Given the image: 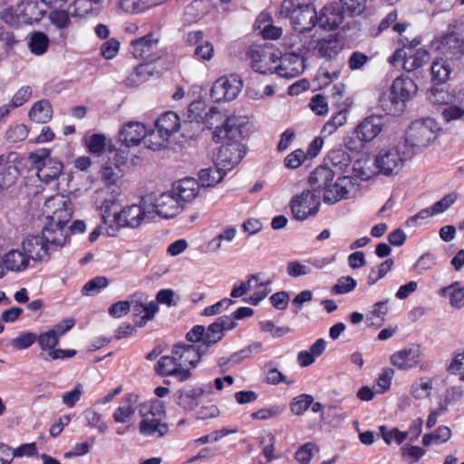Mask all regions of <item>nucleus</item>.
Returning <instances> with one entry per match:
<instances>
[{
    "label": "nucleus",
    "mask_w": 464,
    "mask_h": 464,
    "mask_svg": "<svg viewBox=\"0 0 464 464\" xmlns=\"http://www.w3.org/2000/svg\"><path fill=\"white\" fill-rule=\"evenodd\" d=\"M68 223L48 220L42 230V236L50 249L61 247L66 244L68 237Z\"/></svg>",
    "instance_id": "obj_21"
},
{
    "label": "nucleus",
    "mask_w": 464,
    "mask_h": 464,
    "mask_svg": "<svg viewBox=\"0 0 464 464\" xmlns=\"http://www.w3.org/2000/svg\"><path fill=\"white\" fill-rule=\"evenodd\" d=\"M42 211L47 220L68 223L72 217V208L66 196L55 194L44 201Z\"/></svg>",
    "instance_id": "obj_14"
},
{
    "label": "nucleus",
    "mask_w": 464,
    "mask_h": 464,
    "mask_svg": "<svg viewBox=\"0 0 464 464\" xmlns=\"http://www.w3.org/2000/svg\"><path fill=\"white\" fill-rule=\"evenodd\" d=\"M242 90V82L237 75L231 74L218 79L211 89L215 102H228L237 97Z\"/></svg>",
    "instance_id": "obj_15"
},
{
    "label": "nucleus",
    "mask_w": 464,
    "mask_h": 464,
    "mask_svg": "<svg viewBox=\"0 0 464 464\" xmlns=\"http://www.w3.org/2000/svg\"><path fill=\"white\" fill-rule=\"evenodd\" d=\"M450 71L446 61L442 59L434 61L430 68L433 82L439 84L445 82L450 77Z\"/></svg>",
    "instance_id": "obj_48"
},
{
    "label": "nucleus",
    "mask_w": 464,
    "mask_h": 464,
    "mask_svg": "<svg viewBox=\"0 0 464 464\" xmlns=\"http://www.w3.org/2000/svg\"><path fill=\"white\" fill-rule=\"evenodd\" d=\"M334 179V172L328 167H317L309 177V184L319 193L324 190V201L333 205L347 198L355 192L356 187L353 178L340 176Z\"/></svg>",
    "instance_id": "obj_2"
},
{
    "label": "nucleus",
    "mask_w": 464,
    "mask_h": 464,
    "mask_svg": "<svg viewBox=\"0 0 464 464\" xmlns=\"http://www.w3.org/2000/svg\"><path fill=\"white\" fill-rule=\"evenodd\" d=\"M204 392V389L201 387L179 390L175 394L176 402L185 411H192L199 405Z\"/></svg>",
    "instance_id": "obj_30"
},
{
    "label": "nucleus",
    "mask_w": 464,
    "mask_h": 464,
    "mask_svg": "<svg viewBox=\"0 0 464 464\" xmlns=\"http://www.w3.org/2000/svg\"><path fill=\"white\" fill-rule=\"evenodd\" d=\"M144 196L151 220L156 218L171 219L183 211V207L176 199L170 189L160 193L151 192Z\"/></svg>",
    "instance_id": "obj_8"
},
{
    "label": "nucleus",
    "mask_w": 464,
    "mask_h": 464,
    "mask_svg": "<svg viewBox=\"0 0 464 464\" xmlns=\"http://www.w3.org/2000/svg\"><path fill=\"white\" fill-rule=\"evenodd\" d=\"M131 53L135 58L150 63H153L161 57L158 40L154 39L151 34L133 41L131 43Z\"/></svg>",
    "instance_id": "obj_17"
},
{
    "label": "nucleus",
    "mask_w": 464,
    "mask_h": 464,
    "mask_svg": "<svg viewBox=\"0 0 464 464\" xmlns=\"http://www.w3.org/2000/svg\"><path fill=\"white\" fill-rule=\"evenodd\" d=\"M83 392V385L81 383H77L73 389L70 392H67L63 394L62 401L64 405L69 408H72L75 405L77 401H80Z\"/></svg>",
    "instance_id": "obj_63"
},
{
    "label": "nucleus",
    "mask_w": 464,
    "mask_h": 464,
    "mask_svg": "<svg viewBox=\"0 0 464 464\" xmlns=\"http://www.w3.org/2000/svg\"><path fill=\"white\" fill-rule=\"evenodd\" d=\"M309 107L314 113L320 116L326 115L329 111L326 99L322 94L314 95L310 101Z\"/></svg>",
    "instance_id": "obj_64"
},
{
    "label": "nucleus",
    "mask_w": 464,
    "mask_h": 464,
    "mask_svg": "<svg viewBox=\"0 0 464 464\" xmlns=\"http://www.w3.org/2000/svg\"><path fill=\"white\" fill-rule=\"evenodd\" d=\"M362 140L367 144L376 139L383 130V120L376 115L364 118L356 127Z\"/></svg>",
    "instance_id": "obj_27"
},
{
    "label": "nucleus",
    "mask_w": 464,
    "mask_h": 464,
    "mask_svg": "<svg viewBox=\"0 0 464 464\" xmlns=\"http://www.w3.org/2000/svg\"><path fill=\"white\" fill-rule=\"evenodd\" d=\"M429 61L430 53L424 49H418L415 52L410 51L406 53L402 66L407 72H413L426 64Z\"/></svg>",
    "instance_id": "obj_39"
},
{
    "label": "nucleus",
    "mask_w": 464,
    "mask_h": 464,
    "mask_svg": "<svg viewBox=\"0 0 464 464\" xmlns=\"http://www.w3.org/2000/svg\"><path fill=\"white\" fill-rule=\"evenodd\" d=\"M15 15L21 24H32L39 21L44 11L39 7L37 0H23L14 8Z\"/></svg>",
    "instance_id": "obj_29"
},
{
    "label": "nucleus",
    "mask_w": 464,
    "mask_h": 464,
    "mask_svg": "<svg viewBox=\"0 0 464 464\" xmlns=\"http://www.w3.org/2000/svg\"><path fill=\"white\" fill-rule=\"evenodd\" d=\"M205 5L203 1H194L187 5L184 12V21L187 24H193L198 21L204 14Z\"/></svg>",
    "instance_id": "obj_51"
},
{
    "label": "nucleus",
    "mask_w": 464,
    "mask_h": 464,
    "mask_svg": "<svg viewBox=\"0 0 464 464\" xmlns=\"http://www.w3.org/2000/svg\"><path fill=\"white\" fill-rule=\"evenodd\" d=\"M440 294L443 296L449 295L451 307L456 309L464 307V287H461L459 282L442 287Z\"/></svg>",
    "instance_id": "obj_42"
},
{
    "label": "nucleus",
    "mask_w": 464,
    "mask_h": 464,
    "mask_svg": "<svg viewBox=\"0 0 464 464\" xmlns=\"http://www.w3.org/2000/svg\"><path fill=\"white\" fill-rule=\"evenodd\" d=\"M347 111L341 110L332 116V118L323 126L321 134L323 137H329L336 130L344 126L347 122Z\"/></svg>",
    "instance_id": "obj_46"
},
{
    "label": "nucleus",
    "mask_w": 464,
    "mask_h": 464,
    "mask_svg": "<svg viewBox=\"0 0 464 464\" xmlns=\"http://www.w3.org/2000/svg\"><path fill=\"white\" fill-rule=\"evenodd\" d=\"M138 402V395L134 393L126 394L121 405L113 413V420L118 423H126L132 420L135 415Z\"/></svg>",
    "instance_id": "obj_33"
},
{
    "label": "nucleus",
    "mask_w": 464,
    "mask_h": 464,
    "mask_svg": "<svg viewBox=\"0 0 464 464\" xmlns=\"http://www.w3.org/2000/svg\"><path fill=\"white\" fill-rule=\"evenodd\" d=\"M145 221H151V218L145 196H143L139 203L127 205L120 209L118 217V231L121 228L126 227L136 229Z\"/></svg>",
    "instance_id": "obj_11"
},
{
    "label": "nucleus",
    "mask_w": 464,
    "mask_h": 464,
    "mask_svg": "<svg viewBox=\"0 0 464 464\" xmlns=\"http://www.w3.org/2000/svg\"><path fill=\"white\" fill-rule=\"evenodd\" d=\"M49 39L47 35L42 32H37L32 34L29 47L33 53L36 55L43 54L48 48Z\"/></svg>",
    "instance_id": "obj_54"
},
{
    "label": "nucleus",
    "mask_w": 464,
    "mask_h": 464,
    "mask_svg": "<svg viewBox=\"0 0 464 464\" xmlns=\"http://www.w3.org/2000/svg\"><path fill=\"white\" fill-rule=\"evenodd\" d=\"M235 327V323L229 316H220L217 321L211 324L208 329H205L204 349L207 351L208 347L219 342L223 337V332L226 329H232Z\"/></svg>",
    "instance_id": "obj_26"
},
{
    "label": "nucleus",
    "mask_w": 464,
    "mask_h": 464,
    "mask_svg": "<svg viewBox=\"0 0 464 464\" xmlns=\"http://www.w3.org/2000/svg\"><path fill=\"white\" fill-rule=\"evenodd\" d=\"M172 353L176 355L180 365L190 372L199 362L205 350L200 345L177 343L172 347Z\"/></svg>",
    "instance_id": "obj_19"
},
{
    "label": "nucleus",
    "mask_w": 464,
    "mask_h": 464,
    "mask_svg": "<svg viewBox=\"0 0 464 464\" xmlns=\"http://www.w3.org/2000/svg\"><path fill=\"white\" fill-rule=\"evenodd\" d=\"M156 372L165 377H173L179 382H184L191 376L188 370L183 369L176 355L171 353V355L161 356L156 365Z\"/></svg>",
    "instance_id": "obj_20"
},
{
    "label": "nucleus",
    "mask_w": 464,
    "mask_h": 464,
    "mask_svg": "<svg viewBox=\"0 0 464 464\" xmlns=\"http://www.w3.org/2000/svg\"><path fill=\"white\" fill-rule=\"evenodd\" d=\"M353 175L362 180H368L379 172L376 156L372 158L369 154H363L358 158L353 165Z\"/></svg>",
    "instance_id": "obj_31"
},
{
    "label": "nucleus",
    "mask_w": 464,
    "mask_h": 464,
    "mask_svg": "<svg viewBox=\"0 0 464 464\" xmlns=\"http://www.w3.org/2000/svg\"><path fill=\"white\" fill-rule=\"evenodd\" d=\"M130 309L134 315H141L140 320L137 321L136 324L140 326H143L148 321H150L154 317L155 314L158 312V304L154 302H150L149 304L136 302L130 304Z\"/></svg>",
    "instance_id": "obj_41"
},
{
    "label": "nucleus",
    "mask_w": 464,
    "mask_h": 464,
    "mask_svg": "<svg viewBox=\"0 0 464 464\" xmlns=\"http://www.w3.org/2000/svg\"><path fill=\"white\" fill-rule=\"evenodd\" d=\"M28 160L34 166L38 179L45 183L56 179L63 169V163L51 158L50 150L45 148L29 153Z\"/></svg>",
    "instance_id": "obj_10"
},
{
    "label": "nucleus",
    "mask_w": 464,
    "mask_h": 464,
    "mask_svg": "<svg viewBox=\"0 0 464 464\" xmlns=\"http://www.w3.org/2000/svg\"><path fill=\"white\" fill-rule=\"evenodd\" d=\"M343 17L344 13L340 4L333 2L324 6L316 22L324 29L334 30L343 23Z\"/></svg>",
    "instance_id": "obj_25"
},
{
    "label": "nucleus",
    "mask_w": 464,
    "mask_h": 464,
    "mask_svg": "<svg viewBox=\"0 0 464 464\" xmlns=\"http://www.w3.org/2000/svg\"><path fill=\"white\" fill-rule=\"evenodd\" d=\"M357 285V282L352 276H343L338 279L332 287L331 292L335 295H343L352 292Z\"/></svg>",
    "instance_id": "obj_58"
},
{
    "label": "nucleus",
    "mask_w": 464,
    "mask_h": 464,
    "mask_svg": "<svg viewBox=\"0 0 464 464\" xmlns=\"http://www.w3.org/2000/svg\"><path fill=\"white\" fill-rule=\"evenodd\" d=\"M122 177V171L119 167L105 166L100 171V179L107 187L115 186Z\"/></svg>",
    "instance_id": "obj_53"
},
{
    "label": "nucleus",
    "mask_w": 464,
    "mask_h": 464,
    "mask_svg": "<svg viewBox=\"0 0 464 464\" xmlns=\"http://www.w3.org/2000/svg\"><path fill=\"white\" fill-rule=\"evenodd\" d=\"M248 55L251 60V66L256 72L260 73H272L275 72L278 56L272 48L252 47L248 52Z\"/></svg>",
    "instance_id": "obj_16"
},
{
    "label": "nucleus",
    "mask_w": 464,
    "mask_h": 464,
    "mask_svg": "<svg viewBox=\"0 0 464 464\" xmlns=\"http://www.w3.org/2000/svg\"><path fill=\"white\" fill-rule=\"evenodd\" d=\"M225 173L222 169L215 164V167L201 169L198 173V179L203 187H212L223 179Z\"/></svg>",
    "instance_id": "obj_44"
},
{
    "label": "nucleus",
    "mask_w": 464,
    "mask_h": 464,
    "mask_svg": "<svg viewBox=\"0 0 464 464\" xmlns=\"http://www.w3.org/2000/svg\"><path fill=\"white\" fill-rule=\"evenodd\" d=\"M202 120L209 129H214L215 132L217 128L224 129L226 127L227 118L217 108H210Z\"/></svg>",
    "instance_id": "obj_49"
},
{
    "label": "nucleus",
    "mask_w": 464,
    "mask_h": 464,
    "mask_svg": "<svg viewBox=\"0 0 464 464\" xmlns=\"http://www.w3.org/2000/svg\"><path fill=\"white\" fill-rule=\"evenodd\" d=\"M319 207L320 194L314 188L304 190L291 200L292 213L298 220H304L314 216L318 212Z\"/></svg>",
    "instance_id": "obj_12"
},
{
    "label": "nucleus",
    "mask_w": 464,
    "mask_h": 464,
    "mask_svg": "<svg viewBox=\"0 0 464 464\" xmlns=\"http://www.w3.org/2000/svg\"><path fill=\"white\" fill-rule=\"evenodd\" d=\"M17 169L5 156H0V191L11 186L16 178Z\"/></svg>",
    "instance_id": "obj_43"
},
{
    "label": "nucleus",
    "mask_w": 464,
    "mask_h": 464,
    "mask_svg": "<svg viewBox=\"0 0 464 464\" xmlns=\"http://www.w3.org/2000/svg\"><path fill=\"white\" fill-rule=\"evenodd\" d=\"M275 72L284 78H295L301 74L304 68V59L295 53H287L278 57Z\"/></svg>",
    "instance_id": "obj_22"
},
{
    "label": "nucleus",
    "mask_w": 464,
    "mask_h": 464,
    "mask_svg": "<svg viewBox=\"0 0 464 464\" xmlns=\"http://www.w3.org/2000/svg\"><path fill=\"white\" fill-rule=\"evenodd\" d=\"M237 229L234 227H227L219 234L214 237L208 244L210 252L216 253L231 243L237 237Z\"/></svg>",
    "instance_id": "obj_40"
},
{
    "label": "nucleus",
    "mask_w": 464,
    "mask_h": 464,
    "mask_svg": "<svg viewBox=\"0 0 464 464\" xmlns=\"http://www.w3.org/2000/svg\"><path fill=\"white\" fill-rule=\"evenodd\" d=\"M106 138L103 134H92L86 139L87 148L90 152L101 155L105 150Z\"/></svg>",
    "instance_id": "obj_57"
},
{
    "label": "nucleus",
    "mask_w": 464,
    "mask_h": 464,
    "mask_svg": "<svg viewBox=\"0 0 464 464\" xmlns=\"http://www.w3.org/2000/svg\"><path fill=\"white\" fill-rule=\"evenodd\" d=\"M317 452L318 448L314 443L308 442L300 447L295 456L300 464H308Z\"/></svg>",
    "instance_id": "obj_55"
},
{
    "label": "nucleus",
    "mask_w": 464,
    "mask_h": 464,
    "mask_svg": "<svg viewBox=\"0 0 464 464\" xmlns=\"http://www.w3.org/2000/svg\"><path fill=\"white\" fill-rule=\"evenodd\" d=\"M314 398L311 395L302 394L292 401L290 408L295 415H302L311 406Z\"/></svg>",
    "instance_id": "obj_59"
},
{
    "label": "nucleus",
    "mask_w": 464,
    "mask_h": 464,
    "mask_svg": "<svg viewBox=\"0 0 464 464\" xmlns=\"http://www.w3.org/2000/svg\"><path fill=\"white\" fill-rule=\"evenodd\" d=\"M343 145L350 151L359 152L365 149L367 143L362 140L361 134L354 128L344 136Z\"/></svg>",
    "instance_id": "obj_50"
},
{
    "label": "nucleus",
    "mask_w": 464,
    "mask_h": 464,
    "mask_svg": "<svg viewBox=\"0 0 464 464\" xmlns=\"http://www.w3.org/2000/svg\"><path fill=\"white\" fill-rule=\"evenodd\" d=\"M343 13L350 15L361 14L366 8V0H341Z\"/></svg>",
    "instance_id": "obj_60"
},
{
    "label": "nucleus",
    "mask_w": 464,
    "mask_h": 464,
    "mask_svg": "<svg viewBox=\"0 0 464 464\" xmlns=\"http://www.w3.org/2000/svg\"><path fill=\"white\" fill-rule=\"evenodd\" d=\"M275 441V436L271 432H266L262 437H260V444L264 446L263 454L267 461H271L276 459V456L274 455Z\"/></svg>",
    "instance_id": "obj_61"
},
{
    "label": "nucleus",
    "mask_w": 464,
    "mask_h": 464,
    "mask_svg": "<svg viewBox=\"0 0 464 464\" xmlns=\"http://www.w3.org/2000/svg\"><path fill=\"white\" fill-rule=\"evenodd\" d=\"M28 132L29 130L24 124H16L7 130L5 138L10 142H18L24 140L27 137Z\"/></svg>",
    "instance_id": "obj_62"
},
{
    "label": "nucleus",
    "mask_w": 464,
    "mask_h": 464,
    "mask_svg": "<svg viewBox=\"0 0 464 464\" xmlns=\"http://www.w3.org/2000/svg\"><path fill=\"white\" fill-rule=\"evenodd\" d=\"M402 458L410 464L416 463L426 453L420 447L405 444L401 449Z\"/></svg>",
    "instance_id": "obj_56"
},
{
    "label": "nucleus",
    "mask_w": 464,
    "mask_h": 464,
    "mask_svg": "<svg viewBox=\"0 0 464 464\" xmlns=\"http://www.w3.org/2000/svg\"><path fill=\"white\" fill-rule=\"evenodd\" d=\"M140 412L142 417L140 431L142 435L162 437L168 432V427L163 422L165 406L161 401H153L149 409L142 407Z\"/></svg>",
    "instance_id": "obj_9"
},
{
    "label": "nucleus",
    "mask_w": 464,
    "mask_h": 464,
    "mask_svg": "<svg viewBox=\"0 0 464 464\" xmlns=\"http://www.w3.org/2000/svg\"><path fill=\"white\" fill-rule=\"evenodd\" d=\"M342 49V46L337 39V37L334 34H329L328 36L318 40L316 45L314 46V50L317 53L322 57L332 58L335 56Z\"/></svg>",
    "instance_id": "obj_35"
},
{
    "label": "nucleus",
    "mask_w": 464,
    "mask_h": 464,
    "mask_svg": "<svg viewBox=\"0 0 464 464\" xmlns=\"http://www.w3.org/2000/svg\"><path fill=\"white\" fill-rule=\"evenodd\" d=\"M393 265L394 262L392 259H387L380 266L372 268L367 278L368 284L370 285H375L392 270Z\"/></svg>",
    "instance_id": "obj_52"
},
{
    "label": "nucleus",
    "mask_w": 464,
    "mask_h": 464,
    "mask_svg": "<svg viewBox=\"0 0 464 464\" xmlns=\"http://www.w3.org/2000/svg\"><path fill=\"white\" fill-rule=\"evenodd\" d=\"M23 250L28 258L43 260L51 250L43 236H29L22 244Z\"/></svg>",
    "instance_id": "obj_28"
},
{
    "label": "nucleus",
    "mask_w": 464,
    "mask_h": 464,
    "mask_svg": "<svg viewBox=\"0 0 464 464\" xmlns=\"http://www.w3.org/2000/svg\"><path fill=\"white\" fill-rule=\"evenodd\" d=\"M438 48L446 56L458 59L464 53V33L452 31L443 35Z\"/></svg>",
    "instance_id": "obj_24"
},
{
    "label": "nucleus",
    "mask_w": 464,
    "mask_h": 464,
    "mask_svg": "<svg viewBox=\"0 0 464 464\" xmlns=\"http://www.w3.org/2000/svg\"><path fill=\"white\" fill-rule=\"evenodd\" d=\"M146 126L140 121H128L122 124L119 133V140L126 147H136L142 141L146 145L149 137Z\"/></svg>",
    "instance_id": "obj_18"
},
{
    "label": "nucleus",
    "mask_w": 464,
    "mask_h": 464,
    "mask_svg": "<svg viewBox=\"0 0 464 464\" xmlns=\"http://www.w3.org/2000/svg\"><path fill=\"white\" fill-rule=\"evenodd\" d=\"M276 14L279 17H288L293 28L298 33L311 31L317 21L314 6L300 3L299 0H284Z\"/></svg>",
    "instance_id": "obj_4"
},
{
    "label": "nucleus",
    "mask_w": 464,
    "mask_h": 464,
    "mask_svg": "<svg viewBox=\"0 0 464 464\" xmlns=\"http://www.w3.org/2000/svg\"><path fill=\"white\" fill-rule=\"evenodd\" d=\"M247 130L245 117L231 116L227 120L226 127L217 128L213 132L214 139L218 141L227 140L214 156V163L225 172L237 166L244 157V146L241 144L243 133Z\"/></svg>",
    "instance_id": "obj_1"
},
{
    "label": "nucleus",
    "mask_w": 464,
    "mask_h": 464,
    "mask_svg": "<svg viewBox=\"0 0 464 464\" xmlns=\"http://www.w3.org/2000/svg\"><path fill=\"white\" fill-rule=\"evenodd\" d=\"M102 5L101 0H75L69 5L72 17H86L97 14Z\"/></svg>",
    "instance_id": "obj_34"
},
{
    "label": "nucleus",
    "mask_w": 464,
    "mask_h": 464,
    "mask_svg": "<svg viewBox=\"0 0 464 464\" xmlns=\"http://www.w3.org/2000/svg\"><path fill=\"white\" fill-rule=\"evenodd\" d=\"M53 116V109L47 100H41L34 103L29 111V118L36 123H46Z\"/></svg>",
    "instance_id": "obj_36"
},
{
    "label": "nucleus",
    "mask_w": 464,
    "mask_h": 464,
    "mask_svg": "<svg viewBox=\"0 0 464 464\" xmlns=\"http://www.w3.org/2000/svg\"><path fill=\"white\" fill-rule=\"evenodd\" d=\"M71 10L69 8L67 10L53 8L48 14V20L57 29L64 30L71 25Z\"/></svg>",
    "instance_id": "obj_47"
},
{
    "label": "nucleus",
    "mask_w": 464,
    "mask_h": 464,
    "mask_svg": "<svg viewBox=\"0 0 464 464\" xmlns=\"http://www.w3.org/2000/svg\"><path fill=\"white\" fill-rule=\"evenodd\" d=\"M120 208L113 199H105L100 207V215L103 224L107 227L108 233L114 236L118 232V217Z\"/></svg>",
    "instance_id": "obj_32"
},
{
    "label": "nucleus",
    "mask_w": 464,
    "mask_h": 464,
    "mask_svg": "<svg viewBox=\"0 0 464 464\" xmlns=\"http://www.w3.org/2000/svg\"><path fill=\"white\" fill-rule=\"evenodd\" d=\"M439 130L438 122L431 118L415 121L408 128L403 143L415 152L414 150L430 146L437 139Z\"/></svg>",
    "instance_id": "obj_7"
},
{
    "label": "nucleus",
    "mask_w": 464,
    "mask_h": 464,
    "mask_svg": "<svg viewBox=\"0 0 464 464\" xmlns=\"http://www.w3.org/2000/svg\"><path fill=\"white\" fill-rule=\"evenodd\" d=\"M170 190L184 209L187 202H190L198 197L199 184L195 179L187 178L175 182Z\"/></svg>",
    "instance_id": "obj_23"
},
{
    "label": "nucleus",
    "mask_w": 464,
    "mask_h": 464,
    "mask_svg": "<svg viewBox=\"0 0 464 464\" xmlns=\"http://www.w3.org/2000/svg\"><path fill=\"white\" fill-rule=\"evenodd\" d=\"M423 356L424 351L420 344L410 343L393 353L390 357V362L401 371H410L418 366L422 369Z\"/></svg>",
    "instance_id": "obj_13"
},
{
    "label": "nucleus",
    "mask_w": 464,
    "mask_h": 464,
    "mask_svg": "<svg viewBox=\"0 0 464 464\" xmlns=\"http://www.w3.org/2000/svg\"><path fill=\"white\" fill-rule=\"evenodd\" d=\"M181 126L179 115L173 111H167L160 115L154 124V129L149 133L146 147L151 150H160L170 143L171 137L177 133Z\"/></svg>",
    "instance_id": "obj_5"
},
{
    "label": "nucleus",
    "mask_w": 464,
    "mask_h": 464,
    "mask_svg": "<svg viewBox=\"0 0 464 464\" xmlns=\"http://www.w3.org/2000/svg\"><path fill=\"white\" fill-rule=\"evenodd\" d=\"M5 267L11 271H22L29 265V258L24 252L13 249L7 252L3 257Z\"/></svg>",
    "instance_id": "obj_38"
},
{
    "label": "nucleus",
    "mask_w": 464,
    "mask_h": 464,
    "mask_svg": "<svg viewBox=\"0 0 464 464\" xmlns=\"http://www.w3.org/2000/svg\"><path fill=\"white\" fill-rule=\"evenodd\" d=\"M413 154L408 145L402 142L382 148L376 155L379 172L385 176L398 174Z\"/></svg>",
    "instance_id": "obj_6"
},
{
    "label": "nucleus",
    "mask_w": 464,
    "mask_h": 464,
    "mask_svg": "<svg viewBox=\"0 0 464 464\" xmlns=\"http://www.w3.org/2000/svg\"><path fill=\"white\" fill-rule=\"evenodd\" d=\"M255 276H258L256 279V286L252 290L253 294L248 297L246 302L256 305L270 293L268 285L272 283V278L266 277L263 273H257L255 274Z\"/></svg>",
    "instance_id": "obj_37"
},
{
    "label": "nucleus",
    "mask_w": 464,
    "mask_h": 464,
    "mask_svg": "<svg viewBox=\"0 0 464 464\" xmlns=\"http://www.w3.org/2000/svg\"><path fill=\"white\" fill-rule=\"evenodd\" d=\"M417 92L418 87L412 79L408 76L397 77L391 86L390 93L381 98V106L388 114H401L404 111L405 103L411 100Z\"/></svg>",
    "instance_id": "obj_3"
},
{
    "label": "nucleus",
    "mask_w": 464,
    "mask_h": 464,
    "mask_svg": "<svg viewBox=\"0 0 464 464\" xmlns=\"http://www.w3.org/2000/svg\"><path fill=\"white\" fill-rule=\"evenodd\" d=\"M432 389V380L429 377H420L412 382L410 392L415 399L421 400L428 398Z\"/></svg>",
    "instance_id": "obj_45"
}]
</instances>
